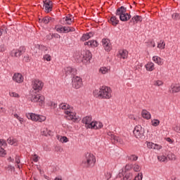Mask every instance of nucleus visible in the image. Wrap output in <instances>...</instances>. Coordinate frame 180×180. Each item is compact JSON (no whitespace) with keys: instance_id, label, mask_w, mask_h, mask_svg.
Segmentation results:
<instances>
[{"instance_id":"10","label":"nucleus","mask_w":180,"mask_h":180,"mask_svg":"<svg viewBox=\"0 0 180 180\" xmlns=\"http://www.w3.org/2000/svg\"><path fill=\"white\" fill-rule=\"evenodd\" d=\"M72 82L73 88H75V89H79L82 86V79L78 76L73 77Z\"/></svg>"},{"instance_id":"61","label":"nucleus","mask_w":180,"mask_h":180,"mask_svg":"<svg viewBox=\"0 0 180 180\" xmlns=\"http://www.w3.org/2000/svg\"><path fill=\"white\" fill-rule=\"evenodd\" d=\"M15 162L17 164H20V160H19V158H15Z\"/></svg>"},{"instance_id":"54","label":"nucleus","mask_w":180,"mask_h":180,"mask_svg":"<svg viewBox=\"0 0 180 180\" xmlns=\"http://www.w3.org/2000/svg\"><path fill=\"white\" fill-rule=\"evenodd\" d=\"M138 158H139L136 155H132L130 156V160H131L132 161H137Z\"/></svg>"},{"instance_id":"38","label":"nucleus","mask_w":180,"mask_h":180,"mask_svg":"<svg viewBox=\"0 0 180 180\" xmlns=\"http://www.w3.org/2000/svg\"><path fill=\"white\" fill-rule=\"evenodd\" d=\"M167 158L171 161H175V160L176 159V157L172 153H169Z\"/></svg>"},{"instance_id":"53","label":"nucleus","mask_w":180,"mask_h":180,"mask_svg":"<svg viewBox=\"0 0 180 180\" xmlns=\"http://www.w3.org/2000/svg\"><path fill=\"white\" fill-rule=\"evenodd\" d=\"M8 33V30L6 28L4 27V28H0V36H2L3 33Z\"/></svg>"},{"instance_id":"5","label":"nucleus","mask_w":180,"mask_h":180,"mask_svg":"<svg viewBox=\"0 0 180 180\" xmlns=\"http://www.w3.org/2000/svg\"><path fill=\"white\" fill-rule=\"evenodd\" d=\"M45 98L43 95L40 94L34 93L32 95L31 102H34L35 103H39V105H41L44 103Z\"/></svg>"},{"instance_id":"33","label":"nucleus","mask_w":180,"mask_h":180,"mask_svg":"<svg viewBox=\"0 0 180 180\" xmlns=\"http://www.w3.org/2000/svg\"><path fill=\"white\" fill-rule=\"evenodd\" d=\"M7 143L11 146H16L18 141L12 137H10L7 139Z\"/></svg>"},{"instance_id":"48","label":"nucleus","mask_w":180,"mask_h":180,"mask_svg":"<svg viewBox=\"0 0 180 180\" xmlns=\"http://www.w3.org/2000/svg\"><path fill=\"white\" fill-rule=\"evenodd\" d=\"M44 59H45L46 61H51V56L49 54H46L44 56Z\"/></svg>"},{"instance_id":"8","label":"nucleus","mask_w":180,"mask_h":180,"mask_svg":"<svg viewBox=\"0 0 180 180\" xmlns=\"http://www.w3.org/2000/svg\"><path fill=\"white\" fill-rule=\"evenodd\" d=\"M44 86V83H43L41 80L34 79L32 82V88L34 91H37V92H39V91H41V89H43Z\"/></svg>"},{"instance_id":"45","label":"nucleus","mask_w":180,"mask_h":180,"mask_svg":"<svg viewBox=\"0 0 180 180\" xmlns=\"http://www.w3.org/2000/svg\"><path fill=\"white\" fill-rule=\"evenodd\" d=\"M6 155V150L4 148H0V157H5Z\"/></svg>"},{"instance_id":"62","label":"nucleus","mask_w":180,"mask_h":180,"mask_svg":"<svg viewBox=\"0 0 180 180\" xmlns=\"http://www.w3.org/2000/svg\"><path fill=\"white\" fill-rule=\"evenodd\" d=\"M0 112H1L2 113H5V108H0Z\"/></svg>"},{"instance_id":"18","label":"nucleus","mask_w":180,"mask_h":180,"mask_svg":"<svg viewBox=\"0 0 180 180\" xmlns=\"http://www.w3.org/2000/svg\"><path fill=\"white\" fill-rule=\"evenodd\" d=\"M170 94H178L180 92V84H173L169 88Z\"/></svg>"},{"instance_id":"37","label":"nucleus","mask_w":180,"mask_h":180,"mask_svg":"<svg viewBox=\"0 0 180 180\" xmlns=\"http://www.w3.org/2000/svg\"><path fill=\"white\" fill-rule=\"evenodd\" d=\"M59 108L63 110H67V109H70V105L66 103H62L59 105Z\"/></svg>"},{"instance_id":"13","label":"nucleus","mask_w":180,"mask_h":180,"mask_svg":"<svg viewBox=\"0 0 180 180\" xmlns=\"http://www.w3.org/2000/svg\"><path fill=\"white\" fill-rule=\"evenodd\" d=\"M102 45L105 49V51H110L112 50V44H110V41L109 39H103Z\"/></svg>"},{"instance_id":"23","label":"nucleus","mask_w":180,"mask_h":180,"mask_svg":"<svg viewBox=\"0 0 180 180\" xmlns=\"http://www.w3.org/2000/svg\"><path fill=\"white\" fill-rule=\"evenodd\" d=\"M142 21H143V18L141 15H135L132 17V18L131 19V22H132V23L134 24L139 23V22H142Z\"/></svg>"},{"instance_id":"49","label":"nucleus","mask_w":180,"mask_h":180,"mask_svg":"<svg viewBox=\"0 0 180 180\" xmlns=\"http://www.w3.org/2000/svg\"><path fill=\"white\" fill-rule=\"evenodd\" d=\"M173 130L176 133H180V125H176L174 127H173Z\"/></svg>"},{"instance_id":"14","label":"nucleus","mask_w":180,"mask_h":180,"mask_svg":"<svg viewBox=\"0 0 180 180\" xmlns=\"http://www.w3.org/2000/svg\"><path fill=\"white\" fill-rule=\"evenodd\" d=\"M82 61L84 63H88L91 61V58H92V53L89 51H85L82 53Z\"/></svg>"},{"instance_id":"56","label":"nucleus","mask_w":180,"mask_h":180,"mask_svg":"<svg viewBox=\"0 0 180 180\" xmlns=\"http://www.w3.org/2000/svg\"><path fill=\"white\" fill-rule=\"evenodd\" d=\"M6 50V48L5 47V45L2 44L0 46V51L4 52Z\"/></svg>"},{"instance_id":"17","label":"nucleus","mask_w":180,"mask_h":180,"mask_svg":"<svg viewBox=\"0 0 180 180\" xmlns=\"http://www.w3.org/2000/svg\"><path fill=\"white\" fill-rule=\"evenodd\" d=\"M63 72H65V75H75V74H77V69L72 67H66Z\"/></svg>"},{"instance_id":"21","label":"nucleus","mask_w":180,"mask_h":180,"mask_svg":"<svg viewBox=\"0 0 180 180\" xmlns=\"http://www.w3.org/2000/svg\"><path fill=\"white\" fill-rule=\"evenodd\" d=\"M91 37H94V33L89 32V33L84 34L82 35V37L81 38V41H86V40H89V39H91Z\"/></svg>"},{"instance_id":"36","label":"nucleus","mask_w":180,"mask_h":180,"mask_svg":"<svg viewBox=\"0 0 180 180\" xmlns=\"http://www.w3.org/2000/svg\"><path fill=\"white\" fill-rule=\"evenodd\" d=\"M58 139L59 140V141H60V143H68V141H70L67 136H58Z\"/></svg>"},{"instance_id":"44","label":"nucleus","mask_w":180,"mask_h":180,"mask_svg":"<svg viewBox=\"0 0 180 180\" xmlns=\"http://www.w3.org/2000/svg\"><path fill=\"white\" fill-rule=\"evenodd\" d=\"M9 96H11V98H20V96L16 92H9Z\"/></svg>"},{"instance_id":"31","label":"nucleus","mask_w":180,"mask_h":180,"mask_svg":"<svg viewBox=\"0 0 180 180\" xmlns=\"http://www.w3.org/2000/svg\"><path fill=\"white\" fill-rule=\"evenodd\" d=\"M63 20L65 22V25H71L74 22V19H72L71 15L63 18Z\"/></svg>"},{"instance_id":"16","label":"nucleus","mask_w":180,"mask_h":180,"mask_svg":"<svg viewBox=\"0 0 180 180\" xmlns=\"http://www.w3.org/2000/svg\"><path fill=\"white\" fill-rule=\"evenodd\" d=\"M146 146L148 148L152 149V150H160L161 148H162V146L161 145H158L157 143H154L153 142H146Z\"/></svg>"},{"instance_id":"34","label":"nucleus","mask_w":180,"mask_h":180,"mask_svg":"<svg viewBox=\"0 0 180 180\" xmlns=\"http://www.w3.org/2000/svg\"><path fill=\"white\" fill-rule=\"evenodd\" d=\"M70 32H75V28L72 27H63V33H70Z\"/></svg>"},{"instance_id":"24","label":"nucleus","mask_w":180,"mask_h":180,"mask_svg":"<svg viewBox=\"0 0 180 180\" xmlns=\"http://www.w3.org/2000/svg\"><path fill=\"white\" fill-rule=\"evenodd\" d=\"M98 41L95 40L84 42V46H89L90 47H98Z\"/></svg>"},{"instance_id":"47","label":"nucleus","mask_w":180,"mask_h":180,"mask_svg":"<svg viewBox=\"0 0 180 180\" xmlns=\"http://www.w3.org/2000/svg\"><path fill=\"white\" fill-rule=\"evenodd\" d=\"M124 178H126V180H131V178H133V174L132 173L127 174Z\"/></svg>"},{"instance_id":"64","label":"nucleus","mask_w":180,"mask_h":180,"mask_svg":"<svg viewBox=\"0 0 180 180\" xmlns=\"http://www.w3.org/2000/svg\"><path fill=\"white\" fill-rule=\"evenodd\" d=\"M131 168V167H130V165H127L126 166H125V169H130Z\"/></svg>"},{"instance_id":"25","label":"nucleus","mask_w":180,"mask_h":180,"mask_svg":"<svg viewBox=\"0 0 180 180\" xmlns=\"http://www.w3.org/2000/svg\"><path fill=\"white\" fill-rule=\"evenodd\" d=\"M147 71H154L155 65L153 62H149L145 65Z\"/></svg>"},{"instance_id":"60","label":"nucleus","mask_w":180,"mask_h":180,"mask_svg":"<svg viewBox=\"0 0 180 180\" xmlns=\"http://www.w3.org/2000/svg\"><path fill=\"white\" fill-rule=\"evenodd\" d=\"M8 161H9V162H13L14 159L12 158L11 157H10V158L8 159Z\"/></svg>"},{"instance_id":"59","label":"nucleus","mask_w":180,"mask_h":180,"mask_svg":"<svg viewBox=\"0 0 180 180\" xmlns=\"http://www.w3.org/2000/svg\"><path fill=\"white\" fill-rule=\"evenodd\" d=\"M166 141H167V142L170 144H172L174 143V141L171 139V138H166Z\"/></svg>"},{"instance_id":"39","label":"nucleus","mask_w":180,"mask_h":180,"mask_svg":"<svg viewBox=\"0 0 180 180\" xmlns=\"http://www.w3.org/2000/svg\"><path fill=\"white\" fill-rule=\"evenodd\" d=\"M158 49H160V50H164V49H165V42L160 41V43L158 44Z\"/></svg>"},{"instance_id":"63","label":"nucleus","mask_w":180,"mask_h":180,"mask_svg":"<svg viewBox=\"0 0 180 180\" xmlns=\"http://www.w3.org/2000/svg\"><path fill=\"white\" fill-rule=\"evenodd\" d=\"M13 116L15 119H18L20 117V116L18 114H14Z\"/></svg>"},{"instance_id":"40","label":"nucleus","mask_w":180,"mask_h":180,"mask_svg":"<svg viewBox=\"0 0 180 180\" xmlns=\"http://www.w3.org/2000/svg\"><path fill=\"white\" fill-rule=\"evenodd\" d=\"M172 19H174V20H179L180 18V14L179 13H174L172 15Z\"/></svg>"},{"instance_id":"15","label":"nucleus","mask_w":180,"mask_h":180,"mask_svg":"<svg viewBox=\"0 0 180 180\" xmlns=\"http://www.w3.org/2000/svg\"><path fill=\"white\" fill-rule=\"evenodd\" d=\"M25 78L20 73H15L13 77V80L14 82H17V84H22Z\"/></svg>"},{"instance_id":"9","label":"nucleus","mask_w":180,"mask_h":180,"mask_svg":"<svg viewBox=\"0 0 180 180\" xmlns=\"http://www.w3.org/2000/svg\"><path fill=\"white\" fill-rule=\"evenodd\" d=\"M44 12L46 13H50L53 11V1L50 0H43Z\"/></svg>"},{"instance_id":"20","label":"nucleus","mask_w":180,"mask_h":180,"mask_svg":"<svg viewBox=\"0 0 180 180\" xmlns=\"http://www.w3.org/2000/svg\"><path fill=\"white\" fill-rule=\"evenodd\" d=\"M153 61L158 64V65H162L164 64V59L159 56H155L152 58Z\"/></svg>"},{"instance_id":"29","label":"nucleus","mask_w":180,"mask_h":180,"mask_svg":"<svg viewBox=\"0 0 180 180\" xmlns=\"http://www.w3.org/2000/svg\"><path fill=\"white\" fill-rule=\"evenodd\" d=\"M108 136H110L111 139L113 140L114 143H122V139L119 138L118 136H115V134H108Z\"/></svg>"},{"instance_id":"26","label":"nucleus","mask_w":180,"mask_h":180,"mask_svg":"<svg viewBox=\"0 0 180 180\" xmlns=\"http://www.w3.org/2000/svg\"><path fill=\"white\" fill-rule=\"evenodd\" d=\"M128 56H129V52L127 50L123 49V50L120 51V52H119V56L121 58H123L124 60L125 58H127Z\"/></svg>"},{"instance_id":"42","label":"nucleus","mask_w":180,"mask_h":180,"mask_svg":"<svg viewBox=\"0 0 180 180\" xmlns=\"http://www.w3.org/2000/svg\"><path fill=\"white\" fill-rule=\"evenodd\" d=\"M152 126H154V127H157V126L160 125V120L157 119H154L151 121Z\"/></svg>"},{"instance_id":"52","label":"nucleus","mask_w":180,"mask_h":180,"mask_svg":"<svg viewBox=\"0 0 180 180\" xmlns=\"http://www.w3.org/2000/svg\"><path fill=\"white\" fill-rule=\"evenodd\" d=\"M32 160H33L34 162H37V161H39V155H37V154H34L32 156Z\"/></svg>"},{"instance_id":"7","label":"nucleus","mask_w":180,"mask_h":180,"mask_svg":"<svg viewBox=\"0 0 180 180\" xmlns=\"http://www.w3.org/2000/svg\"><path fill=\"white\" fill-rule=\"evenodd\" d=\"M134 134L136 139H142L144 137V129L140 125H137L134 129Z\"/></svg>"},{"instance_id":"28","label":"nucleus","mask_w":180,"mask_h":180,"mask_svg":"<svg viewBox=\"0 0 180 180\" xmlns=\"http://www.w3.org/2000/svg\"><path fill=\"white\" fill-rule=\"evenodd\" d=\"M39 22H42V23H44L45 25H48V23H50V22H53V19L49 16H46L41 20L39 19Z\"/></svg>"},{"instance_id":"3","label":"nucleus","mask_w":180,"mask_h":180,"mask_svg":"<svg viewBox=\"0 0 180 180\" xmlns=\"http://www.w3.org/2000/svg\"><path fill=\"white\" fill-rule=\"evenodd\" d=\"M126 12H127V8L124 6L118 8L116 11V15L117 16H120V19L122 22H127V20H129L131 18V15Z\"/></svg>"},{"instance_id":"50","label":"nucleus","mask_w":180,"mask_h":180,"mask_svg":"<svg viewBox=\"0 0 180 180\" xmlns=\"http://www.w3.org/2000/svg\"><path fill=\"white\" fill-rule=\"evenodd\" d=\"M60 37H61V36H60V34L57 33H54L51 34V39H60Z\"/></svg>"},{"instance_id":"12","label":"nucleus","mask_w":180,"mask_h":180,"mask_svg":"<svg viewBox=\"0 0 180 180\" xmlns=\"http://www.w3.org/2000/svg\"><path fill=\"white\" fill-rule=\"evenodd\" d=\"M23 47H20L19 49H13L10 53L11 57H20L23 54Z\"/></svg>"},{"instance_id":"41","label":"nucleus","mask_w":180,"mask_h":180,"mask_svg":"<svg viewBox=\"0 0 180 180\" xmlns=\"http://www.w3.org/2000/svg\"><path fill=\"white\" fill-rule=\"evenodd\" d=\"M6 146V141L4 139H0V148H5Z\"/></svg>"},{"instance_id":"19","label":"nucleus","mask_w":180,"mask_h":180,"mask_svg":"<svg viewBox=\"0 0 180 180\" xmlns=\"http://www.w3.org/2000/svg\"><path fill=\"white\" fill-rule=\"evenodd\" d=\"M92 117L87 116L82 119V123L86 124V129H89V125L93 122Z\"/></svg>"},{"instance_id":"43","label":"nucleus","mask_w":180,"mask_h":180,"mask_svg":"<svg viewBox=\"0 0 180 180\" xmlns=\"http://www.w3.org/2000/svg\"><path fill=\"white\" fill-rule=\"evenodd\" d=\"M133 169L135 171V172H139L141 170V167L137 164H135L133 167Z\"/></svg>"},{"instance_id":"11","label":"nucleus","mask_w":180,"mask_h":180,"mask_svg":"<svg viewBox=\"0 0 180 180\" xmlns=\"http://www.w3.org/2000/svg\"><path fill=\"white\" fill-rule=\"evenodd\" d=\"M103 127V124L101 122L93 121L90 125L89 129H92L93 130H99V129H102Z\"/></svg>"},{"instance_id":"30","label":"nucleus","mask_w":180,"mask_h":180,"mask_svg":"<svg viewBox=\"0 0 180 180\" xmlns=\"http://www.w3.org/2000/svg\"><path fill=\"white\" fill-rule=\"evenodd\" d=\"M110 23H111L112 26H117L119 24V20L116 16H112L110 19Z\"/></svg>"},{"instance_id":"2","label":"nucleus","mask_w":180,"mask_h":180,"mask_svg":"<svg viewBox=\"0 0 180 180\" xmlns=\"http://www.w3.org/2000/svg\"><path fill=\"white\" fill-rule=\"evenodd\" d=\"M95 162H96L95 155L91 153H86L82 161V165L84 168H92L95 165Z\"/></svg>"},{"instance_id":"57","label":"nucleus","mask_w":180,"mask_h":180,"mask_svg":"<svg viewBox=\"0 0 180 180\" xmlns=\"http://www.w3.org/2000/svg\"><path fill=\"white\" fill-rule=\"evenodd\" d=\"M105 176L107 177V179L109 180L110 178H112V174H110V172H107L105 174Z\"/></svg>"},{"instance_id":"51","label":"nucleus","mask_w":180,"mask_h":180,"mask_svg":"<svg viewBox=\"0 0 180 180\" xmlns=\"http://www.w3.org/2000/svg\"><path fill=\"white\" fill-rule=\"evenodd\" d=\"M23 61H25V63H29V61H30V56H29V55L25 56Z\"/></svg>"},{"instance_id":"27","label":"nucleus","mask_w":180,"mask_h":180,"mask_svg":"<svg viewBox=\"0 0 180 180\" xmlns=\"http://www.w3.org/2000/svg\"><path fill=\"white\" fill-rule=\"evenodd\" d=\"M110 71V68H109V67H101L99 69V73L102 74L103 75H105V74H108Z\"/></svg>"},{"instance_id":"32","label":"nucleus","mask_w":180,"mask_h":180,"mask_svg":"<svg viewBox=\"0 0 180 180\" xmlns=\"http://www.w3.org/2000/svg\"><path fill=\"white\" fill-rule=\"evenodd\" d=\"M158 160L160 162H165L167 160V158L164 153H162L158 156Z\"/></svg>"},{"instance_id":"22","label":"nucleus","mask_w":180,"mask_h":180,"mask_svg":"<svg viewBox=\"0 0 180 180\" xmlns=\"http://www.w3.org/2000/svg\"><path fill=\"white\" fill-rule=\"evenodd\" d=\"M141 115L143 119H146V120H149V119H151V114L150 113V112L147 111V110H143Z\"/></svg>"},{"instance_id":"6","label":"nucleus","mask_w":180,"mask_h":180,"mask_svg":"<svg viewBox=\"0 0 180 180\" xmlns=\"http://www.w3.org/2000/svg\"><path fill=\"white\" fill-rule=\"evenodd\" d=\"M65 117L68 120H72V122H79L81 119L77 117V113L70 112V110H65Z\"/></svg>"},{"instance_id":"1","label":"nucleus","mask_w":180,"mask_h":180,"mask_svg":"<svg viewBox=\"0 0 180 180\" xmlns=\"http://www.w3.org/2000/svg\"><path fill=\"white\" fill-rule=\"evenodd\" d=\"M93 95L96 98H101L102 99H110L112 98V89L110 87L103 86L99 89L93 91Z\"/></svg>"},{"instance_id":"58","label":"nucleus","mask_w":180,"mask_h":180,"mask_svg":"<svg viewBox=\"0 0 180 180\" xmlns=\"http://www.w3.org/2000/svg\"><path fill=\"white\" fill-rule=\"evenodd\" d=\"M17 120L20 122V124H23V123L25 122V120H23V118L18 117V118H17Z\"/></svg>"},{"instance_id":"35","label":"nucleus","mask_w":180,"mask_h":180,"mask_svg":"<svg viewBox=\"0 0 180 180\" xmlns=\"http://www.w3.org/2000/svg\"><path fill=\"white\" fill-rule=\"evenodd\" d=\"M55 29L58 33H64V27L63 25H56Z\"/></svg>"},{"instance_id":"46","label":"nucleus","mask_w":180,"mask_h":180,"mask_svg":"<svg viewBox=\"0 0 180 180\" xmlns=\"http://www.w3.org/2000/svg\"><path fill=\"white\" fill-rule=\"evenodd\" d=\"M163 84L162 81L157 80L154 82L153 85H155V86H161Z\"/></svg>"},{"instance_id":"55","label":"nucleus","mask_w":180,"mask_h":180,"mask_svg":"<svg viewBox=\"0 0 180 180\" xmlns=\"http://www.w3.org/2000/svg\"><path fill=\"white\" fill-rule=\"evenodd\" d=\"M50 106H51L53 109H56V108H57V103L54 102H51Z\"/></svg>"},{"instance_id":"4","label":"nucleus","mask_w":180,"mask_h":180,"mask_svg":"<svg viewBox=\"0 0 180 180\" xmlns=\"http://www.w3.org/2000/svg\"><path fill=\"white\" fill-rule=\"evenodd\" d=\"M26 117H27L30 120H32V122H38L39 123L46 122V117L44 115L34 114L33 112L27 113Z\"/></svg>"}]
</instances>
